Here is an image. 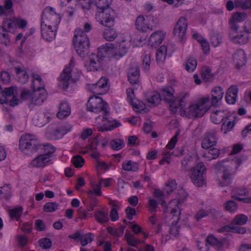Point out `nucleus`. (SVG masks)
I'll list each match as a JSON object with an SVG mask.
<instances>
[{"label":"nucleus","instance_id":"9","mask_svg":"<svg viewBox=\"0 0 251 251\" xmlns=\"http://www.w3.org/2000/svg\"><path fill=\"white\" fill-rule=\"evenodd\" d=\"M73 42L76 51L80 56H84L88 53L90 43L86 32H77L74 35Z\"/></svg>","mask_w":251,"mask_h":251},{"label":"nucleus","instance_id":"27","mask_svg":"<svg viewBox=\"0 0 251 251\" xmlns=\"http://www.w3.org/2000/svg\"><path fill=\"white\" fill-rule=\"evenodd\" d=\"M119 44V47L114 48L113 47L111 58L118 59L126 53L127 50V47L125 45H123V43Z\"/></svg>","mask_w":251,"mask_h":251},{"label":"nucleus","instance_id":"10","mask_svg":"<svg viewBox=\"0 0 251 251\" xmlns=\"http://www.w3.org/2000/svg\"><path fill=\"white\" fill-rule=\"evenodd\" d=\"M108 104L103 101L100 97L93 96L89 98L87 104V108L88 110L94 113L103 112V118L106 119V115L108 113L107 108Z\"/></svg>","mask_w":251,"mask_h":251},{"label":"nucleus","instance_id":"54","mask_svg":"<svg viewBox=\"0 0 251 251\" xmlns=\"http://www.w3.org/2000/svg\"><path fill=\"white\" fill-rule=\"evenodd\" d=\"M179 132L178 131L177 132L175 135L171 139L169 142L168 143V144L166 146V148L168 149L171 150L174 148L176 143L177 140V136L179 135Z\"/></svg>","mask_w":251,"mask_h":251},{"label":"nucleus","instance_id":"59","mask_svg":"<svg viewBox=\"0 0 251 251\" xmlns=\"http://www.w3.org/2000/svg\"><path fill=\"white\" fill-rule=\"evenodd\" d=\"M42 36L45 40L50 42L55 38V32H42Z\"/></svg>","mask_w":251,"mask_h":251},{"label":"nucleus","instance_id":"56","mask_svg":"<svg viewBox=\"0 0 251 251\" xmlns=\"http://www.w3.org/2000/svg\"><path fill=\"white\" fill-rule=\"evenodd\" d=\"M35 228L37 231H43L46 229V226L43 220L38 219L35 222Z\"/></svg>","mask_w":251,"mask_h":251},{"label":"nucleus","instance_id":"1","mask_svg":"<svg viewBox=\"0 0 251 251\" xmlns=\"http://www.w3.org/2000/svg\"><path fill=\"white\" fill-rule=\"evenodd\" d=\"M19 149L25 154H29L36 152L39 150H43V154H47L50 158V154L53 153L55 148L49 144H39L36 138H33L30 134L21 136L19 140Z\"/></svg>","mask_w":251,"mask_h":251},{"label":"nucleus","instance_id":"25","mask_svg":"<svg viewBox=\"0 0 251 251\" xmlns=\"http://www.w3.org/2000/svg\"><path fill=\"white\" fill-rule=\"evenodd\" d=\"M217 142L215 134L214 133H208L202 140L201 146L203 148L208 149L215 145Z\"/></svg>","mask_w":251,"mask_h":251},{"label":"nucleus","instance_id":"29","mask_svg":"<svg viewBox=\"0 0 251 251\" xmlns=\"http://www.w3.org/2000/svg\"><path fill=\"white\" fill-rule=\"evenodd\" d=\"M14 70L18 76L19 81L22 83H25L28 81L29 76L25 70L19 67H15Z\"/></svg>","mask_w":251,"mask_h":251},{"label":"nucleus","instance_id":"26","mask_svg":"<svg viewBox=\"0 0 251 251\" xmlns=\"http://www.w3.org/2000/svg\"><path fill=\"white\" fill-rule=\"evenodd\" d=\"M170 214V218H167L166 219H170L172 224H177L181 215V210L178 206V202H177L176 206L171 209Z\"/></svg>","mask_w":251,"mask_h":251},{"label":"nucleus","instance_id":"23","mask_svg":"<svg viewBox=\"0 0 251 251\" xmlns=\"http://www.w3.org/2000/svg\"><path fill=\"white\" fill-rule=\"evenodd\" d=\"M113 50L112 45L106 44L105 46H102L98 49V54L101 58H104L107 57H112V51Z\"/></svg>","mask_w":251,"mask_h":251},{"label":"nucleus","instance_id":"36","mask_svg":"<svg viewBox=\"0 0 251 251\" xmlns=\"http://www.w3.org/2000/svg\"><path fill=\"white\" fill-rule=\"evenodd\" d=\"M248 220V217L243 214H239L236 215L233 219L232 223L237 225H244Z\"/></svg>","mask_w":251,"mask_h":251},{"label":"nucleus","instance_id":"58","mask_svg":"<svg viewBox=\"0 0 251 251\" xmlns=\"http://www.w3.org/2000/svg\"><path fill=\"white\" fill-rule=\"evenodd\" d=\"M125 211L126 214V217L130 220H131L133 219V216L135 215L136 214L135 209L130 206L127 207Z\"/></svg>","mask_w":251,"mask_h":251},{"label":"nucleus","instance_id":"22","mask_svg":"<svg viewBox=\"0 0 251 251\" xmlns=\"http://www.w3.org/2000/svg\"><path fill=\"white\" fill-rule=\"evenodd\" d=\"M164 36L163 32H153L150 36L149 42L151 47L156 48L162 42Z\"/></svg>","mask_w":251,"mask_h":251},{"label":"nucleus","instance_id":"17","mask_svg":"<svg viewBox=\"0 0 251 251\" xmlns=\"http://www.w3.org/2000/svg\"><path fill=\"white\" fill-rule=\"evenodd\" d=\"M249 32H230L229 36L230 40L236 44H244L249 40Z\"/></svg>","mask_w":251,"mask_h":251},{"label":"nucleus","instance_id":"14","mask_svg":"<svg viewBox=\"0 0 251 251\" xmlns=\"http://www.w3.org/2000/svg\"><path fill=\"white\" fill-rule=\"evenodd\" d=\"M232 59L235 67L240 69L246 62V54L245 51L242 49L237 50L232 55Z\"/></svg>","mask_w":251,"mask_h":251},{"label":"nucleus","instance_id":"31","mask_svg":"<svg viewBox=\"0 0 251 251\" xmlns=\"http://www.w3.org/2000/svg\"><path fill=\"white\" fill-rule=\"evenodd\" d=\"M94 216L96 221L103 224L108 221V213L101 210H97L94 214Z\"/></svg>","mask_w":251,"mask_h":251},{"label":"nucleus","instance_id":"38","mask_svg":"<svg viewBox=\"0 0 251 251\" xmlns=\"http://www.w3.org/2000/svg\"><path fill=\"white\" fill-rule=\"evenodd\" d=\"M123 169L126 171H137L138 170V164L136 163H132L131 161L124 162L122 165Z\"/></svg>","mask_w":251,"mask_h":251},{"label":"nucleus","instance_id":"37","mask_svg":"<svg viewBox=\"0 0 251 251\" xmlns=\"http://www.w3.org/2000/svg\"><path fill=\"white\" fill-rule=\"evenodd\" d=\"M165 223L168 226H170L169 229L170 234L175 237L178 235L180 227L179 226H176L177 224H172L170 219H165Z\"/></svg>","mask_w":251,"mask_h":251},{"label":"nucleus","instance_id":"55","mask_svg":"<svg viewBox=\"0 0 251 251\" xmlns=\"http://www.w3.org/2000/svg\"><path fill=\"white\" fill-rule=\"evenodd\" d=\"M172 154V153L169 151L163 153V156L162 158L159 161V164L160 165H163L165 162H167V164H169L170 163Z\"/></svg>","mask_w":251,"mask_h":251},{"label":"nucleus","instance_id":"39","mask_svg":"<svg viewBox=\"0 0 251 251\" xmlns=\"http://www.w3.org/2000/svg\"><path fill=\"white\" fill-rule=\"evenodd\" d=\"M224 206L226 211L231 213H235L238 209L237 204L232 200L226 202L224 204Z\"/></svg>","mask_w":251,"mask_h":251},{"label":"nucleus","instance_id":"40","mask_svg":"<svg viewBox=\"0 0 251 251\" xmlns=\"http://www.w3.org/2000/svg\"><path fill=\"white\" fill-rule=\"evenodd\" d=\"M72 162L75 168H79L83 166L85 160L82 156L75 155L73 157Z\"/></svg>","mask_w":251,"mask_h":251},{"label":"nucleus","instance_id":"12","mask_svg":"<svg viewBox=\"0 0 251 251\" xmlns=\"http://www.w3.org/2000/svg\"><path fill=\"white\" fill-rule=\"evenodd\" d=\"M47 98V93L42 87H38L37 89L33 87L31 103L34 105H41Z\"/></svg>","mask_w":251,"mask_h":251},{"label":"nucleus","instance_id":"6","mask_svg":"<svg viewBox=\"0 0 251 251\" xmlns=\"http://www.w3.org/2000/svg\"><path fill=\"white\" fill-rule=\"evenodd\" d=\"M206 168L202 162L197 163L189 170V176L193 183L197 187L206 184Z\"/></svg>","mask_w":251,"mask_h":251},{"label":"nucleus","instance_id":"15","mask_svg":"<svg viewBox=\"0 0 251 251\" xmlns=\"http://www.w3.org/2000/svg\"><path fill=\"white\" fill-rule=\"evenodd\" d=\"M249 194V191L246 188H235L232 191L231 198L233 199L243 201L245 203H251V197L240 198L239 196H246Z\"/></svg>","mask_w":251,"mask_h":251},{"label":"nucleus","instance_id":"45","mask_svg":"<svg viewBox=\"0 0 251 251\" xmlns=\"http://www.w3.org/2000/svg\"><path fill=\"white\" fill-rule=\"evenodd\" d=\"M110 145L113 150H119L123 148L125 145L122 140L114 139L110 142Z\"/></svg>","mask_w":251,"mask_h":251},{"label":"nucleus","instance_id":"44","mask_svg":"<svg viewBox=\"0 0 251 251\" xmlns=\"http://www.w3.org/2000/svg\"><path fill=\"white\" fill-rule=\"evenodd\" d=\"M94 236L91 233H87L82 234L80 243L82 246H85L89 243H91L93 240Z\"/></svg>","mask_w":251,"mask_h":251},{"label":"nucleus","instance_id":"24","mask_svg":"<svg viewBox=\"0 0 251 251\" xmlns=\"http://www.w3.org/2000/svg\"><path fill=\"white\" fill-rule=\"evenodd\" d=\"M59 111L57 114V117L60 119L68 116L71 113V108L66 101H62L59 107Z\"/></svg>","mask_w":251,"mask_h":251},{"label":"nucleus","instance_id":"48","mask_svg":"<svg viewBox=\"0 0 251 251\" xmlns=\"http://www.w3.org/2000/svg\"><path fill=\"white\" fill-rule=\"evenodd\" d=\"M39 246L44 249L50 248L52 245L51 240L48 238H44L39 241Z\"/></svg>","mask_w":251,"mask_h":251},{"label":"nucleus","instance_id":"49","mask_svg":"<svg viewBox=\"0 0 251 251\" xmlns=\"http://www.w3.org/2000/svg\"><path fill=\"white\" fill-rule=\"evenodd\" d=\"M33 96V91L31 92L29 90H26L25 89L22 90L21 92L20 98L22 100H25L29 99L31 102V98Z\"/></svg>","mask_w":251,"mask_h":251},{"label":"nucleus","instance_id":"7","mask_svg":"<svg viewBox=\"0 0 251 251\" xmlns=\"http://www.w3.org/2000/svg\"><path fill=\"white\" fill-rule=\"evenodd\" d=\"M235 160L222 161L221 163V171L222 172L221 186H226L232 182V176L235 174L237 166Z\"/></svg>","mask_w":251,"mask_h":251},{"label":"nucleus","instance_id":"43","mask_svg":"<svg viewBox=\"0 0 251 251\" xmlns=\"http://www.w3.org/2000/svg\"><path fill=\"white\" fill-rule=\"evenodd\" d=\"M197 60L193 57H190L187 59L185 65V69L188 72H193L197 67Z\"/></svg>","mask_w":251,"mask_h":251},{"label":"nucleus","instance_id":"35","mask_svg":"<svg viewBox=\"0 0 251 251\" xmlns=\"http://www.w3.org/2000/svg\"><path fill=\"white\" fill-rule=\"evenodd\" d=\"M187 28V22L186 19L184 17H181L176 23L174 31H186Z\"/></svg>","mask_w":251,"mask_h":251},{"label":"nucleus","instance_id":"52","mask_svg":"<svg viewBox=\"0 0 251 251\" xmlns=\"http://www.w3.org/2000/svg\"><path fill=\"white\" fill-rule=\"evenodd\" d=\"M162 100L160 93H154L151 97L147 99L148 101L151 104H155L158 102L159 100Z\"/></svg>","mask_w":251,"mask_h":251},{"label":"nucleus","instance_id":"46","mask_svg":"<svg viewBox=\"0 0 251 251\" xmlns=\"http://www.w3.org/2000/svg\"><path fill=\"white\" fill-rule=\"evenodd\" d=\"M247 15L244 12H236L233 14L231 20L234 22H241L244 21Z\"/></svg>","mask_w":251,"mask_h":251},{"label":"nucleus","instance_id":"5","mask_svg":"<svg viewBox=\"0 0 251 251\" xmlns=\"http://www.w3.org/2000/svg\"><path fill=\"white\" fill-rule=\"evenodd\" d=\"M74 60L72 59L69 63V66L65 68L61 74L59 78V86L64 90L68 87L71 82H76L78 80L81 75L80 72L76 71L71 74L72 70L71 67L74 65Z\"/></svg>","mask_w":251,"mask_h":251},{"label":"nucleus","instance_id":"47","mask_svg":"<svg viewBox=\"0 0 251 251\" xmlns=\"http://www.w3.org/2000/svg\"><path fill=\"white\" fill-rule=\"evenodd\" d=\"M10 187L7 185L0 187V198L7 199L10 197Z\"/></svg>","mask_w":251,"mask_h":251},{"label":"nucleus","instance_id":"16","mask_svg":"<svg viewBox=\"0 0 251 251\" xmlns=\"http://www.w3.org/2000/svg\"><path fill=\"white\" fill-rule=\"evenodd\" d=\"M103 58L101 57L98 54H92L89 58V70L90 71H97L103 66Z\"/></svg>","mask_w":251,"mask_h":251},{"label":"nucleus","instance_id":"30","mask_svg":"<svg viewBox=\"0 0 251 251\" xmlns=\"http://www.w3.org/2000/svg\"><path fill=\"white\" fill-rule=\"evenodd\" d=\"M23 209L21 206H18L8 210V214L11 219L19 221L23 213Z\"/></svg>","mask_w":251,"mask_h":251},{"label":"nucleus","instance_id":"42","mask_svg":"<svg viewBox=\"0 0 251 251\" xmlns=\"http://www.w3.org/2000/svg\"><path fill=\"white\" fill-rule=\"evenodd\" d=\"M209 160L215 159L219 157L220 155V150L216 148H209L208 152L205 155Z\"/></svg>","mask_w":251,"mask_h":251},{"label":"nucleus","instance_id":"8","mask_svg":"<svg viewBox=\"0 0 251 251\" xmlns=\"http://www.w3.org/2000/svg\"><path fill=\"white\" fill-rule=\"evenodd\" d=\"M174 92L175 90L172 86H166L161 89L160 94L162 100L169 103L170 110L175 113L176 112L178 106H181V103L183 100V98H181L178 101H176L174 95Z\"/></svg>","mask_w":251,"mask_h":251},{"label":"nucleus","instance_id":"61","mask_svg":"<svg viewBox=\"0 0 251 251\" xmlns=\"http://www.w3.org/2000/svg\"><path fill=\"white\" fill-rule=\"evenodd\" d=\"M176 184L175 183V181H171L169 183L166 184L165 190L166 191L168 194H169L173 191L174 189L176 188Z\"/></svg>","mask_w":251,"mask_h":251},{"label":"nucleus","instance_id":"21","mask_svg":"<svg viewBox=\"0 0 251 251\" xmlns=\"http://www.w3.org/2000/svg\"><path fill=\"white\" fill-rule=\"evenodd\" d=\"M103 36L106 40L110 42L116 39L118 44L124 43L126 41L123 33L118 34L116 32H103Z\"/></svg>","mask_w":251,"mask_h":251},{"label":"nucleus","instance_id":"62","mask_svg":"<svg viewBox=\"0 0 251 251\" xmlns=\"http://www.w3.org/2000/svg\"><path fill=\"white\" fill-rule=\"evenodd\" d=\"M141 32H140L139 34H138L136 37L134 38L133 41L135 43L140 44L141 43L146 40L148 36L145 34L141 35ZM142 33H144V32Z\"/></svg>","mask_w":251,"mask_h":251},{"label":"nucleus","instance_id":"11","mask_svg":"<svg viewBox=\"0 0 251 251\" xmlns=\"http://www.w3.org/2000/svg\"><path fill=\"white\" fill-rule=\"evenodd\" d=\"M152 21L151 18L147 16L145 18L143 15L137 17L135 21V26L137 30L141 31H147L152 30V26L150 22Z\"/></svg>","mask_w":251,"mask_h":251},{"label":"nucleus","instance_id":"64","mask_svg":"<svg viewBox=\"0 0 251 251\" xmlns=\"http://www.w3.org/2000/svg\"><path fill=\"white\" fill-rule=\"evenodd\" d=\"M197 246L200 251H208L209 250V246L206 242H198Z\"/></svg>","mask_w":251,"mask_h":251},{"label":"nucleus","instance_id":"34","mask_svg":"<svg viewBox=\"0 0 251 251\" xmlns=\"http://www.w3.org/2000/svg\"><path fill=\"white\" fill-rule=\"evenodd\" d=\"M125 238L127 244L131 246L136 247L138 244L142 243L140 239L136 238L134 235L128 232L126 233Z\"/></svg>","mask_w":251,"mask_h":251},{"label":"nucleus","instance_id":"51","mask_svg":"<svg viewBox=\"0 0 251 251\" xmlns=\"http://www.w3.org/2000/svg\"><path fill=\"white\" fill-rule=\"evenodd\" d=\"M114 123H115L114 124H112V125L107 126H105V127L100 126V127H98V131H101V132H103L105 131L111 130L114 129L115 128L117 127L121 126V124L120 123L118 122L117 121H114Z\"/></svg>","mask_w":251,"mask_h":251},{"label":"nucleus","instance_id":"18","mask_svg":"<svg viewBox=\"0 0 251 251\" xmlns=\"http://www.w3.org/2000/svg\"><path fill=\"white\" fill-rule=\"evenodd\" d=\"M127 76L128 81L131 84H138L140 76L139 67L135 64L131 66L128 71Z\"/></svg>","mask_w":251,"mask_h":251},{"label":"nucleus","instance_id":"32","mask_svg":"<svg viewBox=\"0 0 251 251\" xmlns=\"http://www.w3.org/2000/svg\"><path fill=\"white\" fill-rule=\"evenodd\" d=\"M167 47L164 46H161L157 50L156 53V60L158 62H163L167 55Z\"/></svg>","mask_w":251,"mask_h":251},{"label":"nucleus","instance_id":"28","mask_svg":"<svg viewBox=\"0 0 251 251\" xmlns=\"http://www.w3.org/2000/svg\"><path fill=\"white\" fill-rule=\"evenodd\" d=\"M49 161V158L47 154H40L32 161V166L36 167H43L46 165Z\"/></svg>","mask_w":251,"mask_h":251},{"label":"nucleus","instance_id":"50","mask_svg":"<svg viewBox=\"0 0 251 251\" xmlns=\"http://www.w3.org/2000/svg\"><path fill=\"white\" fill-rule=\"evenodd\" d=\"M15 21V19L14 20L6 19L3 23L4 31L6 30L5 28L6 27L9 29H15L16 27Z\"/></svg>","mask_w":251,"mask_h":251},{"label":"nucleus","instance_id":"63","mask_svg":"<svg viewBox=\"0 0 251 251\" xmlns=\"http://www.w3.org/2000/svg\"><path fill=\"white\" fill-rule=\"evenodd\" d=\"M219 112V110H217L213 111L211 115V120L215 124H219L220 123Z\"/></svg>","mask_w":251,"mask_h":251},{"label":"nucleus","instance_id":"41","mask_svg":"<svg viewBox=\"0 0 251 251\" xmlns=\"http://www.w3.org/2000/svg\"><path fill=\"white\" fill-rule=\"evenodd\" d=\"M58 204L55 202L46 203L43 206V210L46 212H52L57 209Z\"/></svg>","mask_w":251,"mask_h":251},{"label":"nucleus","instance_id":"20","mask_svg":"<svg viewBox=\"0 0 251 251\" xmlns=\"http://www.w3.org/2000/svg\"><path fill=\"white\" fill-rule=\"evenodd\" d=\"M238 88L236 85L231 86L227 91L226 100L228 104H233L237 100Z\"/></svg>","mask_w":251,"mask_h":251},{"label":"nucleus","instance_id":"33","mask_svg":"<svg viewBox=\"0 0 251 251\" xmlns=\"http://www.w3.org/2000/svg\"><path fill=\"white\" fill-rule=\"evenodd\" d=\"M71 128V125L65 124L56 128L54 130L53 134L56 136L60 135V137H62L64 134L70 131Z\"/></svg>","mask_w":251,"mask_h":251},{"label":"nucleus","instance_id":"53","mask_svg":"<svg viewBox=\"0 0 251 251\" xmlns=\"http://www.w3.org/2000/svg\"><path fill=\"white\" fill-rule=\"evenodd\" d=\"M209 212L208 211L201 209L199 210L195 214L194 218L197 221H199L201 219L206 217L208 215Z\"/></svg>","mask_w":251,"mask_h":251},{"label":"nucleus","instance_id":"60","mask_svg":"<svg viewBox=\"0 0 251 251\" xmlns=\"http://www.w3.org/2000/svg\"><path fill=\"white\" fill-rule=\"evenodd\" d=\"M78 5L84 10H88L90 7V0H79Z\"/></svg>","mask_w":251,"mask_h":251},{"label":"nucleus","instance_id":"3","mask_svg":"<svg viewBox=\"0 0 251 251\" xmlns=\"http://www.w3.org/2000/svg\"><path fill=\"white\" fill-rule=\"evenodd\" d=\"M210 100L209 97H206L201 99L198 103L190 105L188 108L183 109L181 104L178 108L180 109V114L189 118H196L202 117L209 109L210 106L205 104Z\"/></svg>","mask_w":251,"mask_h":251},{"label":"nucleus","instance_id":"2","mask_svg":"<svg viewBox=\"0 0 251 251\" xmlns=\"http://www.w3.org/2000/svg\"><path fill=\"white\" fill-rule=\"evenodd\" d=\"M95 5L99 9V14L101 17V24L108 27L114 25L115 11L109 7L111 0H93Z\"/></svg>","mask_w":251,"mask_h":251},{"label":"nucleus","instance_id":"57","mask_svg":"<svg viewBox=\"0 0 251 251\" xmlns=\"http://www.w3.org/2000/svg\"><path fill=\"white\" fill-rule=\"evenodd\" d=\"M206 242L211 246H217L219 241L213 235H210L206 238Z\"/></svg>","mask_w":251,"mask_h":251},{"label":"nucleus","instance_id":"19","mask_svg":"<svg viewBox=\"0 0 251 251\" xmlns=\"http://www.w3.org/2000/svg\"><path fill=\"white\" fill-rule=\"evenodd\" d=\"M223 124L221 130L224 132L225 134L231 131L235 126L234 119L231 115H227L222 119Z\"/></svg>","mask_w":251,"mask_h":251},{"label":"nucleus","instance_id":"13","mask_svg":"<svg viewBox=\"0 0 251 251\" xmlns=\"http://www.w3.org/2000/svg\"><path fill=\"white\" fill-rule=\"evenodd\" d=\"M108 81L107 78L102 77L96 83L91 85V88L92 89V92L97 95L103 94L108 88Z\"/></svg>","mask_w":251,"mask_h":251},{"label":"nucleus","instance_id":"4","mask_svg":"<svg viewBox=\"0 0 251 251\" xmlns=\"http://www.w3.org/2000/svg\"><path fill=\"white\" fill-rule=\"evenodd\" d=\"M60 19L59 14H57L52 7H46L42 13L41 30H46L47 26L50 31H56Z\"/></svg>","mask_w":251,"mask_h":251}]
</instances>
